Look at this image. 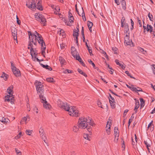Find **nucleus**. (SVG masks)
<instances>
[{
    "label": "nucleus",
    "mask_w": 155,
    "mask_h": 155,
    "mask_svg": "<svg viewBox=\"0 0 155 155\" xmlns=\"http://www.w3.org/2000/svg\"><path fill=\"white\" fill-rule=\"evenodd\" d=\"M78 127L80 128L84 129L86 128L87 130L89 132H91V129L90 128L91 127L88 126V124L91 126H93V124L91 122V120L89 118L87 119V118L81 117L80 118L78 121Z\"/></svg>",
    "instance_id": "1"
},
{
    "label": "nucleus",
    "mask_w": 155,
    "mask_h": 155,
    "mask_svg": "<svg viewBox=\"0 0 155 155\" xmlns=\"http://www.w3.org/2000/svg\"><path fill=\"white\" fill-rule=\"evenodd\" d=\"M34 38L36 41V44L34 45H36L37 40L38 41V43L41 45V54L42 55L45 57V50L46 49V46L44 41L43 39V38L41 35L39 34L36 31H35L34 33Z\"/></svg>",
    "instance_id": "2"
},
{
    "label": "nucleus",
    "mask_w": 155,
    "mask_h": 155,
    "mask_svg": "<svg viewBox=\"0 0 155 155\" xmlns=\"http://www.w3.org/2000/svg\"><path fill=\"white\" fill-rule=\"evenodd\" d=\"M26 5L27 7L30 9H33L35 8L40 10H42V8L41 5H35V0H28L27 2Z\"/></svg>",
    "instance_id": "3"
},
{
    "label": "nucleus",
    "mask_w": 155,
    "mask_h": 155,
    "mask_svg": "<svg viewBox=\"0 0 155 155\" xmlns=\"http://www.w3.org/2000/svg\"><path fill=\"white\" fill-rule=\"evenodd\" d=\"M42 94L40 93L39 95L41 102L43 103V106L45 108L49 109L51 107V106L48 103L47 101H46L45 97Z\"/></svg>",
    "instance_id": "4"
},
{
    "label": "nucleus",
    "mask_w": 155,
    "mask_h": 155,
    "mask_svg": "<svg viewBox=\"0 0 155 155\" xmlns=\"http://www.w3.org/2000/svg\"><path fill=\"white\" fill-rule=\"evenodd\" d=\"M35 17L37 20L40 21L41 24H43L44 26L46 25V19L43 15L41 14L38 15V14L36 15V14Z\"/></svg>",
    "instance_id": "5"
},
{
    "label": "nucleus",
    "mask_w": 155,
    "mask_h": 155,
    "mask_svg": "<svg viewBox=\"0 0 155 155\" xmlns=\"http://www.w3.org/2000/svg\"><path fill=\"white\" fill-rule=\"evenodd\" d=\"M35 85L38 93H43L44 91V86L41 84V83L38 81H36Z\"/></svg>",
    "instance_id": "6"
},
{
    "label": "nucleus",
    "mask_w": 155,
    "mask_h": 155,
    "mask_svg": "<svg viewBox=\"0 0 155 155\" xmlns=\"http://www.w3.org/2000/svg\"><path fill=\"white\" fill-rule=\"evenodd\" d=\"M61 108L66 111L69 112L70 113L72 112L71 111H70L71 110L70 106L67 103L64 102Z\"/></svg>",
    "instance_id": "7"
},
{
    "label": "nucleus",
    "mask_w": 155,
    "mask_h": 155,
    "mask_svg": "<svg viewBox=\"0 0 155 155\" xmlns=\"http://www.w3.org/2000/svg\"><path fill=\"white\" fill-rule=\"evenodd\" d=\"M12 70L14 74L16 77H18L21 75L20 71L19 70L17 69L15 67L13 66V67H12Z\"/></svg>",
    "instance_id": "8"
},
{
    "label": "nucleus",
    "mask_w": 155,
    "mask_h": 155,
    "mask_svg": "<svg viewBox=\"0 0 155 155\" xmlns=\"http://www.w3.org/2000/svg\"><path fill=\"white\" fill-rule=\"evenodd\" d=\"M32 42V41H30V40H29L28 48V49H30V48L31 54L32 57H33L32 52H34L35 51V50H34L33 48V46L32 44L31 43Z\"/></svg>",
    "instance_id": "9"
},
{
    "label": "nucleus",
    "mask_w": 155,
    "mask_h": 155,
    "mask_svg": "<svg viewBox=\"0 0 155 155\" xmlns=\"http://www.w3.org/2000/svg\"><path fill=\"white\" fill-rule=\"evenodd\" d=\"M111 122V120L110 119H108V121L107 122L106 126V127H108L106 129V131L108 135H109L110 133V124Z\"/></svg>",
    "instance_id": "10"
},
{
    "label": "nucleus",
    "mask_w": 155,
    "mask_h": 155,
    "mask_svg": "<svg viewBox=\"0 0 155 155\" xmlns=\"http://www.w3.org/2000/svg\"><path fill=\"white\" fill-rule=\"evenodd\" d=\"M28 33L30 41H32V43H33L34 45H35L36 44V41L35 39H34V37H34V35H33V34L30 31H28Z\"/></svg>",
    "instance_id": "11"
},
{
    "label": "nucleus",
    "mask_w": 155,
    "mask_h": 155,
    "mask_svg": "<svg viewBox=\"0 0 155 155\" xmlns=\"http://www.w3.org/2000/svg\"><path fill=\"white\" fill-rule=\"evenodd\" d=\"M114 135L115 136V140L116 139L117 141L118 139V137L119 134L118 128L117 127H115L114 129Z\"/></svg>",
    "instance_id": "12"
},
{
    "label": "nucleus",
    "mask_w": 155,
    "mask_h": 155,
    "mask_svg": "<svg viewBox=\"0 0 155 155\" xmlns=\"http://www.w3.org/2000/svg\"><path fill=\"white\" fill-rule=\"evenodd\" d=\"M13 30H12L11 31L12 32V35L13 36V37L14 38V39L15 40H16L17 41V43H18L17 41V29L16 28H14V32H13Z\"/></svg>",
    "instance_id": "13"
},
{
    "label": "nucleus",
    "mask_w": 155,
    "mask_h": 155,
    "mask_svg": "<svg viewBox=\"0 0 155 155\" xmlns=\"http://www.w3.org/2000/svg\"><path fill=\"white\" fill-rule=\"evenodd\" d=\"M39 133L40 134L41 137L42 139L46 143H47L46 140H45V138H44V137H43V136H44L45 137V133L43 129L42 128H40L39 130Z\"/></svg>",
    "instance_id": "14"
},
{
    "label": "nucleus",
    "mask_w": 155,
    "mask_h": 155,
    "mask_svg": "<svg viewBox=\"0 0 155 155\" xmlns=\"http://www.w3.org/2000/svg\"><path fill=\"white\" fill-rule=\"evenodd\" d=\"M130 43L129 37L127 35H126L124 38V43L128 45H130Z\"/></svg>",
    "instance_id": "15"
},
{
    "label": "nucleus",
    "mask_w": 155,
    "mask_h": 155,
    "mask_svg": "<svg viewBox=\"0 0 155 155\" xmlns=\"http://www.w3.org/2000/svg\"><path fill=\"white\" fill-rule=\"evenodd\" d=\"M73 56L74 58H75L76 59L78 60L80 62H81V61H82L80 56L79 55H77V54H73Z\"/></svg>",
    "instance_id": "16"
},
{
    "label": "nucleus",
    "mask_w": 155,
    "mask_h": 155,
    "mask_svg": "<svg viewBox=\"0 0 155 155\" xmlns=\"http://www.w3.org/2000/svg\"><path fill=\"white\" fill-rule=\"evenodd\" d=\"M58 60L60 61V63L62 66L64 64L66 63V61L61 56H60L59 57Z\"/></svg>",
    "instance_id": "17"
},
{
    "label": "nucleus",
    "mask_w": 155,
    "mask_h": 155,
    "mask_svg": "<svg viewBox=\"0 0 155 155\" xmlns=\"http://www.w3.org/2000/svg\"><path fill=\"white\" fill-rule=\"evenodd\" d=\"M153 121H152L149 124H148V129H150V130L151 131H153V130L154 126L152 124Z\"/></svg>",
    "instance_id": "18"
},
{
    "label": "nucleus",
    "mask_w": 155,
    "mask_h": 155,
    "mask_svg": "<svg viewBox=\"0 0 155 155\" xmlns=\"http://www.w3.org/2000/svg\"><path fill=\"white\" fill-rule=\"evenodd\" d=\"M150 140L148 138H147V139L146 140L144 141V143L146 145L147 147H150Z\"/></svg>",
    "instance_id": "19"
},
{
    "label": "nucleus",
    "mask_w": 155,
    "mask_h": 155,
    "mask_svg": "<svg viewBox=\"0 0 155 155\" xmlns=\"http://www.w3.org/2000/svg\"><path fill=\"white\" fill-rule=\"evenodd\" d=\"M121 3L122 8L125 10L126 9V2L125 0H122V1H120Z\"/></svg>",
    "instance_id": "20"
},
{
    "label": "nucleus",
    "mask_w": 155,
    "mask_h": 155,
    "mask_svg": "<svg viewBox=\"0 0 155 155\" xmlns=\"http://www.w3.org/2000/svg\"><path fill=\"white\" fill-rule=\"evenodd\" d=\"M135 101V109H137L139 107V101L138 100H137L136 98L134 99Z\"/></svg>",
    "instance_id": "21"
},
{
    "label": "nucleus",
    "mask_w": 155,
    "mask_h": 155,
    "mask_svg": "<svg viewBox=\"0 0 155 155\" xmlns=\"http://www.w3.org/2000/svg\"><path fill=\"white\" fill-rule=\"evenodd\" d=\"M147 31H150V33L153 31V27L151 25L148 24L147 25Z\"/></svg>",
    "instance_id": "22"
},
{
    "label": "nucleus",
    "mask_w": 155,
    "mask_h": 155,
    "mask_svg": "<svg viewBox=\"0 0 155 155\" xmlns=\"http://www.w3.org/2000/svg\"><path fill=\"white\" fill-rule=\"evenodd\" d=\"M13 86H10L7 89V91L9 94H11V93L13 92Z\"/></svg>",
    "instance_id": "23"
},
{
    "label": "nucleus",
    "mask_w": 155,
    "mask_h": 155,
    "mask_svg": "<svg viewBox=\"0 0 155 155\" xmlns=\"http://www.w3.org/2000/svg\"><path fill=\"white\" fill-rule=\"evenodd\" d=\"M125 33H127L129 31V26L127 24H126L124 26Z\"/></svg>",
    "instance_id": "24"
},
{
    "label": "nucleus",
    "mask_w": 155,
    "mask_h": 155,
    "mask_svg": "<svg viewBox=\"0 0 155 155\" xmlns=\"http://www.w3.org/2000/svg\"><path fill=\"white\" fill-rule=\"evenodd\" d=\"M70 115L74 116L75 117H77L79 115V114L78 111L76 110L74 113H71L70 114Z\"/></svg>",
    "instance_id": "25"
},
{
    "label": "nucleus",
    "mask_w": 155,
    "mask_h": 155,
    "mask_svg": "<svg viewBox=\"0 0 155 155\" xmlns=\"http://www.w3.org/2000/svg\"><path fill=\"white\" fill-rule=\"evenodd\" d=\"M79 128L77 126L74 125L72 128V130L74 132H77L79 130Z\"/></svg>",
    "instance_id": "26"
},
{
    "label": "nucleus",
    "mask_w": 155,
    "mask_h": 155,
    "mask_svg": "<svg viewBox=\"0 0 155 155\" xmlns=\"http://www.w3.org/2000/svg\"><path fill=\"white\" fill-rule=\"evenodd\" d=\"M140 107L142 108L144 105L145 101L143 98H140Z\"/></svg>",
    "instance_id": "27"
},
{
    "label": "nucleus",
    "mask_w": 155,
    "mask_h": 155,
    "mask_svg": "<svg viewBox=\"0 0 155 155\" xmlns=\"http://www.w3.org/2000/svg\"><path fill=\"white\" fill-rule=\"evenodd\" d=\"M1 77L3 78L5 81L8 78V75L4 72L2 74Z\"/></svg>",
    "instance_id": "28"
},
{
    "label": "nucleus",
    "mask_w": 155,
    "mask_h": 155,
    "mask_svg": "<svg viewBox=\"0 0 155 155\" xmlns=\"http://www.w3.org/2000/svg\"><path fill=\"white\" fill-rule=\"evenodd\" d=\"M85 139H87L88 140H90V136L88 135V134H84L83 135Z\"/></svg>",
    "instance_id": "29"
},
{
    "label": "nucleus",
    "mask_w": 155,
    "mask_h": 155,
    "mask_svg": "<svg viewBox=\"0 0 155 155\" xmlns=\"http://www.w3.org/2000/svg\"><path fill=\"white\" fill-rule=\"evenodd\" d=\"M71 52L72 55L73 54H77L75 48L73 47H72L71 48Z\"/></svg>",
    "instance_id": "30"
},
{
    "label": "nucleus",
    "mask_w": 155,
    "mask_h": 155,
    "mask_svg": "<svg viewBox=\"0 0 155 155\" xmlns=\"http://www.w3.org/2000/svg\"><path fill=\"white\" fill-rule=\"evenodd\" d=\"M78 71L81 74L83 75L85 77H87V75L84 72H83L80 69L78 68Z\"/></svg>",
    "instance_id": "31"
},
{
    "label": "nucleus",
    "mask_w": 155,
    "mask_h": 155,
    "mask_svg": "<svg viewBox=\"0 0 155 155\" xmlns=\"http://www.w3.org/2000/svg\"><path fill=\"white\" fill-rule=\"evenodd\" d=\"M138 50L143 54H145L147 53V51H145L144 49L140 47L138 48Z\"/></svg>",
    "instance_id": "32"
},
{
    "label": "nucleus",
    "mask_w": 155,
    "mask_h": 155,
    "mask_svg": "<svg viewBox=\"0 0 155 155\" xmlns=\"http://www.w3.org/2000/svg\"><path fill=\"white\" fill-rule=\"evenodd\" d=\"M81 9H82V11L83 12L82 13V17L84 21H86V17L85 16V13H84V9L82 7H81Z\"/></svg>",
    "instance_id": "33"
},
{
    "label": "nucleus",
    "mask_w": 155,
    "mask_h": 155,
    "mask_svg": "<svg viewBox=\"0 0 155 155\" xmlns=\"http://www.w3.org/2000/svg\"><path fill=\"white\" fill-rule=\"evenodd\" d=\"M57 104L60 107H61L64 102L61 101L60 100H58L57 102Z\"/></svg>",
    "instance_id": "34"
},
{
    "label": "nucleus",
    "mask_w": 155,
    "mask_h": 155,
    "mask_svg": "<svg viewBox=\"0 0 155 155\" xmlns=\"http://www.w3.org/2000/svg\"><path fill=\"white\" fill-rule=\"evenodd\" d=\"M74 18L73 16H70L69 17V22L71 23H73L74 22Z\"/></svg>",
    "instance_id": "35"
},
{
    "label": "nucleus",
    "mask_w": 155,
    "mask_h": 155,
    "mask_svg": "<svg viewBox=\"0 0 155 155\" xmlns=\"http://www.w3.org/2000/svg\"><path fill=\"white\" fill-rule=\"evenodd\" d=\"M134 114H132L131 117H130V119H129V121H128V126H130V123L132 121L133 119H134Z\"/></svg>",
    "instance_id": "36"
},
{
    "label": "nucleus",
    "mask_w": 155,
    "mask_h": 155,
    "mask_svg": "<svg viewBox=\"0 0 155 155\" xmlns=\"http://www.w3.org/2000/svg\"><path fill=\"white\" fill-rule=\"evenodd\" d=\"M88 62L89 63V64H91L93 66V67L94 68H96V67L95 65V64L91 59H88Z\"/></svg>",
    "instance_id": "37"
},
{
    "label": "nucleus",
    "mask_w": 155,
    "mask_h": 155,
    "mask_svg": "<svg viewBox=\"0 0 155 155\" xmlns=\"http://www.w3.org/2000/svg\"><path fill=\"white\" fill-rule=\"evenodd\" d=\"M74 31L73 32V36L74 37H78L79 35V33L78 31Z\"/></svg>",
    "instance_id": "38"
},
{
    "label": "nucleus",
    "mask_w": 155,
    "mask_h": 155,
    "mask_svg": "<svg viewBox=\"0 0 155 155\" xmlns=\"http://www.w3.org/2000/svg\"><path fill=\"white\" fill-rule=\"evenodd\" d=\"M134 88H136V89H134V90H133V91H135L136 92L137 91H142V89L140 87H134Z\"/></svg>",
    "instance_id": "39"
},
{
    "label": "nucleus",
    "mask_w": 155,
    "mask_h": 155,
    "mask_svg": "<svg viewBox=\"0 0 155 155\" xmlns=\"http://www.w3.org/2000/svg\"><path fill=\"white\" fill-rule=\"evenodd\" d=\"M125 73L127 74V75L129 76L131 78H133L134 79H135V78L132 76L130 73H129V72L128 71H126Z\"/></svg>",
    "instance_id": "40"
},
{
    "label": "nucleus",
    "mask_w": 155,
    "mask_h": 155,
    "mask_svg": "<svg viewBox=\"0 0 155 155\" xmlns=\"http://www.w3.org/2000/svg\"><path fill=\"white\" fill-rule=\"evenodd\" d=\"M93 25V23L90 21H88L87 23V26L88 28H91L92 27Z\"/></svg>",
    "instance_id": "41"
},
{
    "label": "nucleus",
    "mask_w": 155,
    "mask_h": 155,
    "mask_svg": "<svg viewBox=\"0 0 155 155\" xmlns=\"http://www.w3.org/2000/svg\"><path fill=\"white\" fill-rule=\"evenodd\" d=\"M47 81L48 82H54V79L52 78H49L46 79Z\"/></svg>",
    "instance_id": "42"
},
{
    "label": "nucleus",
    "mask_w": 155,
    "mask_h": 155,
    "mask_svg": "<svg viewBox=\"0 0 155 155\" xmlns=\"http://www.w3.org/2000/svg\"><path fill=\"white\" fill-rule=\"evenodd\" d=\"M10 97H11V96L10 95H7V96H6L5 97V101H7L8 102H9L10 101Z\"/></svg>",
    "instance_id": "43"
},
{
    "label": "nucleus",
    "mask_w": 155,
    "mask_h": 155,
    "mask_svg": "<svg viewBox=\"0 0 155 155\" xmlns=\"http://www.w3.org/2000/svg\"><path fill=\"white\" fill-rule=\"evenodd\" d=\"M15 152L18 155H21V151H20L19 150H18V149L15 148Z\"/></svg>",
    "instance_id": "44"
},
{
    "label": "nucleus",
    "mask_w": 155,
    "mask_h": 155,
    "mask_svg": "<svg viewBox=\"0 0 155 155\" xmlns=\"http://www.w3.org/2000/svg\"><path fill=\"white\" fill-rule=\"evenodd\" d=\"M40 65L42 67H43V68H45L46 69H48V68H49V66H48V65H45L43 64H42V63H40Z\"/></svg>",
    "instance_id": "45"
},
{
    "label": "nucleus",
    "mask_w": 155,
    "mask_h": 155,
    "mask_svg": "<svg viewBox=\"0 0 155 155\" xmlns=\"http://www.w3.org/2000/svg\"><path fill=\"white\" fill-rule=\"evenodd\" d=\"M148 16L150 20L152 21L153 20V16L151 14L150 15V12L149 13Z\"/></svg>",
    "instance_id": "46"
},
{
    "label": "nucleus",
    "mask_w": 155,
    "mask_h": 155,
    "mask_svg": "<svg viewBox=\"0 0 155 155\" xmlns=\"http://www.w3.org/2000/svg\"><path fill=\"white\" fill-rule=\"evenodd\" d=\"M58 33H59V31H58ZM59 34L61 35V34L62 36L64 35V31L62 30L61 29L59 31Z\"/></svg>",
    "instance_id": "47"
},
{
    "label": "nucleus",
    "mask_w": 155,
    "mask_h": 155,
    "mask_svg": "<svg viewBox=\"0 0 155 155\" xmlns=\"http://www.w3.org/2000/svg\"><path fill=\"white\" fill-rule=\"evenodd\" d=\"M26 134L27 135H30L32 133V130H26Z\"/></svg>",
    "instance_id": "48"
},
{
    "label": "nucleus",
    "mask_w": 155,
    "mask_h": 155,
    "mask_svg": "<svg viewBox=\"0 0 155 155\" xmlns=\"http://www.w3.org/2000/svg\"><path fill=\"white\" fill-rule=\"evenodd\" d=\"M130 21H131V26H132L130 28V29L131 30H132L134 28V22L132 20V19H130Z\"/></svg>",
    "instance_id": "49"
},
{
    "label": "nucleus",
    "mask_w": 155,
    "mask_h": 155,
    "mask_svg": "<svg viewBox=\"0 0 155 155\" xmlns=\"http://www.w3.org/2000/svg\"><path fill=\"white\" fill-rule=\"evenodd\" d=\"M88 50L90 54V55L91 56L93 55V54L92 53V49L89 48H88Z\"/></svg>",
    "instance_id": "50"
},
{
    "label": "nucleus",
    "mask_w": 155,
    "mask_h": 155,
    "mask_svg": "<svg viewBox=\"0 0 155 155\" xmlns=\"http://www.w3.org/2000/svg\"><path fill=\"white\" fill-rule=\"evenodd\" d=\"M13 93V92L11 93V94H9V95H10L11 96V97H12V98H10L11 100H12L10 101V102L12 104L13 103V101H12V100H13V98H14V96L12 94Z\"/></svg>",
    "instance_id": "51"
},
{
    "label": "nucleus",
    "mask_w": 155,
    "mask_h": 155,
    "mask_svg": "<svg viewBox=\"0 0 155 155\" xmlns=\"http://www.w3.org/2000/svg\"><path fill=\"white\" fill-rule=\"evenodd\" d=\"M126 86L128 88H130V90H131L132 91H133V90H134V89H136V88H134V87L133 86H132V87H130L127 84H126Z\"/></svg>",
    "instance_id": "52"
},
{
    "label": "nucleus",
    "mask_w": 155,
    "mask_h": 155,
    "mask_svg": "<svg viewBox=\"0 0 155 155\" xmlns=\"http://www.w3.org/2000/svg\"><path fill=\"white\" fill-rule=\"evenodd\" d=\"M70 111H71L72 112L70 113H74V112L76 111V110L75 109V107H72L71 109L70 110Z\"/></svg>",
    "instance_id": "53"
},
{
    "label": "nucleus",
    "mask_w": 155,
    "mask_h": 155,
    "mask_svg": "<svg viewBox=\"0 0 155 155\" xmlns=\"http://www.w3.org/2000/svg\"><path fill=\"white\" fill-rule=\"evenodd\" d=\"M66 71L68 73H71L73 72L72 71H71L70 70L68 69H66L65 71H64V73H66Z\"/></svg>",
    "instance_id": "54"
},
{
    "label": "nucleus",
    "mask_w": 155,
    "mask_h": 155,
    "mask_svg": "<svg viewBox=\"0 0 155 155\" xmlns=\"http://www.w3.org/2000/svg\"><path fill=\"white\" fill-rule=\"evenodd\" d=\"M137 19L138 20V23L139 24V25H140V27H141L142 25V23H141V20L139 19V18L138 17L137 18Z\"/></svg>",
    "instance_id": "55"
},
{
    "label": "nucleus",
    "mask_w": 155,
    "mask_h": 155,
    "mask_svg": "<svg viewBox=\"0 0 155 155\" xmlns=\"http://www.w3.org/2000/svg\"><path fill=\"white\" fill-rule=\"evenodd\" d=\"M37 55V53H36L35 52H32L33 57H32L33 58L34 57V58H36Z\"/></svg>",
    "instance_id": "56"
},
{
    "label": "nucleus",
    "mask_w": 155,
    "mask_h": 155,
    "mask_svg": "<svg viewBox=\"0 0 155 155\" xmlns=\"http://www.w3.org/2000/svg\"><path fill=\"white\" fill-rule=\"evenodd\" d=\"M112 50L114 51V53L115 54L117 53V48L115 47L112 48Z\"/></svg>",
    "instance_id": "57"
},
{
    "label": "nucleus",
    "mask_w": 155,
    "mask_h": 155,
    "mask_svg": "<svg viewBox=\"0 0 155 155\" xmlns=\"http://www.w3.org/2000/svg\"><path fill=\"white\" fill-rule=\"evenodd\" d=\"M120 1H122V0H115V2L117 5H119L120 4Z\"/></svg>",
    "instance_id": "58"
},
{
    "label": "nucleus",
    "mask_w": 155,
    "mask_h": 155,
    "mask_svg": "<svg viewBox=\"0 0 155 155\" xmlns=\"http://www.w3.org/2000/svg\"><path fill=\"white\" fill-rule=\"evenodd\" d=\"M16 19H17V22L18 24L19 25H20L21 23V21H20L19 19V18L17 16H16Z\"/></svg>",
    "instance_id": "59"
},
{
    "label": "nucleus",
    "mask_w": 155,
    "mask_h": 155,
    "mask_svg": "<svg viewBox=\"0 0 155 155\" xmlns=\"http://www.w3.org/2000/svg\"><path fill=\"white\" fill-rule=\"evenodd\" d=\"M64 22L67 25L69 26H72V25L70 24V23H69L68 21H67V20H65L64 21Z\"/></svg>",
    "instance_id": "60"
},
{
    "label": "nucleus",
    "mask_w": 155,
    "mask_h": 155,
    "mask_svg": "<svg viewBox=\"0 0 155 155\" xmlns=\"http://www.w3.org/2000/svg\"><path fill=\"white\" fill-rule=\"evenodd\" d=\"M109 91H110L111 93L112 94H114V95H115L116 96H118V97H120V96H119V95H117V94H116L115 93H114V92H113V91H112L110 89V90H109Z\"/></svg>",
    "instance_id": "61"
},
{
    "label": "nucleus",
    "mask_w": 155,
    "mask_h": 155,
    "mask_svg": "<svg viewBox=\"0 0 155 155\" xmlns=\"http://www.w3.org/2000/svg\"><path fill=\"white\" fill-rule=\"evenodd\" d=\"M55 9L57 11V12H58L60 11V8L58 6H57L55 8Z\"/></svg>",
    "instance_id": "62"
},
{
    "label": "nucleus",
    "mask_w": 155,
    "mask_h": 155,
    "mask_svg": "<svg viewBox=\"0 0 155 155\" xmlns=\"http://www.w3.org/2000/svg\"><path fill=\"white\" fill-rule=\"evenodd\" d=\"M119 65L121 67V68H122L123 69H124L125 68V67L122 64H121V63Z\"/></svg>",
    "instance_id": "63"
},
{
    "label": "nucleus",
    "mask_w": 155,
    "mask_h": 155,
    "mask_svg": "<svg viewBox=\"0 0 155 155\" xmlns=\"http://www.w3.org/2000/svg\"><path fill=\"white\" fill-rule=\"evenodd\" d=\"M115 62L117 65H119L120 64V63L119 62V61L117 59H116L115 61Z\"/></svg>",
    "instance_id": "64"
}]
</instances>
